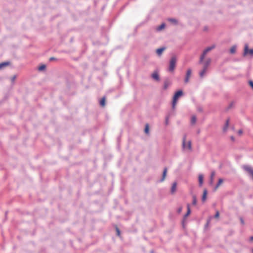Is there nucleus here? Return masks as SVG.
Returning <instances> with one entry per match:
<instances>
[{"mask_svg":"<svg viewBox=\"0 0 253 253\" xmlns=\"http://www.w3.org/2000/svg\"><path fill=\"white\" fill-rule=\"evenodd\" d=\"M176 64V58L175 56H172L170 61L169 64V67L168 71L170 72H172L174 71Z\"/></svg>","mask_w":253,"mask_h":253,"instance_id":"nucleus-1","label":"nucleus"},{"mask_svg":"<svg viewBox=\"0 0 253 253\" xmlns=\"http://www.w3.org/2000/svg\"><path fill=\"white\" fill-rule=\"evenodd\" d=\"M248 54L251 56V57H253V49H249L248 48V45L246 44L245 45L243 55L245 56Z\"/></svg>","mask_w":253,"mask_h":253,"instance_id":"nucleus-2","label":"nucleus"},{"mask_svg":"<svg viewBox=\"0 0 253 253\" xmlns=\"http://www.w3.org/2000/svg\"><path fill=\"white\" fill-rule=\"evenodd\" d=\"M171 82L169 80V78H166L165 79L164 81V85L163 87V89L164 90H166L168 89V87L171 84Z\"/></svg>","mask_w":253,"mask_h":253,"instance_id":"nucleus-3","label":"nucleus"},{"mask_svg":"<svg viewBox=\"0 0 253 253\" xmlns=\"http://www.w3.org/2000/svg\"><path fill=\"white\" fill-rule=\"evenodd\" d=\"M151 77L156 81H160V78L157 71H155L152 75Z\"/></svg>","mask_w":253,"mask_h":253,"instance_id":"nucleus-4","label":"nucleus"},{"mask_svg":"<svg viewBox=\"0 0 253 253\" xmlns=\"http://www.w3.org/2000/svg\"><path fill=\"white\" fill-rule=\"evenodd\" d=\"M211 58L207 59L206 61L204 63H203V68L207 70L211 64Z\"/></svg>","mask_w":253,"mask_h":253,"instance_id":"nucleus-5","label":"nucleus"},{"mask_svg":"<svg viewBox=\"0 0 253 253\" xmlns=\"http://www.w3.org/2000/svg\"><path fill=\"white\" fill-rule=\"evenodd\" d=\"M183 94V91L182 90H179L177 91L174 94L173 98L176 99L177 100L178 98L181 96Z\"/></svg>","mask_w":253,"mask_h":253,"instance_id":"nucleus-6","label":"nucleus"},{"mask_svg":"<svg viewBox=\"0 0 253 253\" xmlns=\"http://www.w3.org/2000/svg\"><path fill=\"white\" fill-rule=\"evenodd\" d=\"M167 168H165L164 169V170L163 172L162 177L161 179L159 180V182H162L165 180L166 176L167 175Z\"/></svg>","mask_w":253,"mask_h":253,"instance_id":"nucleus-7","label":"nucleus"},{"mask_svg":"<svg viewBox=\"0 0 253 253\" xmlns=\"http://www.w3.org/2000/svg\"><path fill=\"white\" fill-rule=\"evenodd\" d=\"M166 49V47H161V48H158L157 50H156V53L157 54H158V56H160L163 52Z\"/></svg>","mask_w":253,"mask_h":253,"instance_id":"nucleus-8","label":"nucleus"},{"mask_svg":"<svg viewBox=\"0 0 253 253\" xmlns=\"http://www.w3.org/2000/svg\"><path fill=\"white\" fill-rule=\"evenodd\" d=\"M207 53L205 51H204V50L203 51V52L200 58V60L199 61V64L203 63V60H204L205 57L206 55L207 54Z\"/></svg>","mask_w":253,"mask_h":253,"instance_id":"nucleus-9","label":"nucleus"},{"mask_svg":"<svg viewBox=\"0 0 253 253\" xmlns=\"http://www.w3.org/2000/svg\"><path fill=\"white\" fill-rule=\"evenodd\" d=\"M176 186H177V183H176V182L175 181L172 183V186L171 188L170 192H171V194L174 193L176 191Z\"/></svg>","mask_w":253,"mask_h":253,"instance_id":"nucleus-10","label":"nucleus"},{"mask_svg":"<svg viewBox=\"0 0 253 253\" xmlns=\"http://www.w3.org/2000/svg\"><path fill=\"white\" fill-rule=\"evenodd\" d=\"M229 122H230V120L229 119H228L226 121V122H225V124L223 128V131L224 132H225L227 129V128L228 127V126H229Z\"/></svg>","mask_w":253,"mask_h":253,"instance_id":"nucleus-11","label":"nucleus"},{"mask_svg":"<svg viewBox=\"0 0 253 253\" xmlns=\"http://www.w3.org/2000/svg\"><path fill=\"white\" fill-rule=\"evenodd\" d=\"M106 97L103 96L99 101V104L101 106L104 107L105 105Z\"/></svg>","mask_w":253,"mask_h":253,"instance_id":"nucleus-12","label":"nucleus"},{"mask_svg":"<svg viewBox=\"0 0 253 253\" xmlns=\"http://www.w3.org/2000/svg\"><path fill=\"white\" fill-rule=\"evenodd\" d=\"M187 212L184 215V218H186L191 213V210L190 208L189 204H187Z\"/></svg>","mask_w":253,"mask_h":253,"instance_id":"nucleus-13","label":"nucleus"},{"mask_svg":"<svg viewBox=\"0 0 253 253\" xmlns=\"http://www.w3.org/2000/svg\"><path fill=\"white\" fill-rule=\"evenodd\" d=\"M215 175V172L214 171H212L210 175V184H212L213 181V178L214 176Z\"/></svg>","mask_w":253,"mask_h":253,"instance_id":"nucleus-14","label":"nucleus"},{"mask_svg":"<svg viewBox=\"0 0 253 253\" xmlns=\"http://www.w3.org/2000/svg\"><path fill=\"white\" fill-rule=\"evenodd\" d=\"M207 190L206 189H205L204 190L203 194L202 197V200L204 202L206 201L207 198Z\"/></svg>","mask_w":253,"mask_h":253,"instance_id":"nucleus-15","label":"nucleus"},{"mask_svg":"<svg viewBox=\"0 0 253 253\" xmlns=\"http://www.w3.org/2000/svg\"><path fill=\"white\" fill-rule=\"evenodd\" d=\"M207 70L203 68V69L199 73V76L200 78H203L205 76Z\"/></svg>","mask_w":253,"mask_h":253,"instance_id":"nucleus-16","label":"nucleus"},{"mask_svg":"<svg viewBox=\"0 0 253 253\" xmlns=\"http://www.w3.org/2000/svg\"><path fill=\"white\" fill-rule=\"evenodd\" d=\"M199 183L200 186H202L203 183V175L200 174L198 177Z\"/></svg>","mask_w":253,"mask_h":253,"instance_id":"nucleus-17","label":"nucleus"},{"mask_svg":"<svg viewBox=\"0 0 253 253\" xmlns=\"http://www.w3.org/2000/svg\"><path fill=\"white\" fill-rule=\"evenodd\" d=\"M165 24L164 23H162L161 25H160V26H158L157 28H156V30L157 31H160L161 30H162L163 29H164V28L165 27Z\"/></svg>","mask_w":253,"mask_h":253,"instance_id":"nucleus-18","label":"nucleus"},{"mask_svg":"<svg viewBox=\"0 0 253 253\" xmlns=\"http://www.w3.org/2000/svg\"><path fill=\"white\" fill-rule=\"evenodd\" d=\"M144 132L147 134H149V126L148 124H146L145 126Z\"/></svg>","mask_w":253,"mask_h":253,"instance_id":"nucleus-19","label":"nucleus"},{"mask_svg":"<svg viewBox=\"0 0 253 253\" xmlns=\"http://www.w3.org/2000/svg\"><path fill=\"white\" fill-rule=\"evenodd\" d=\"M177 99L175 98H172V109L173 111L174 110L176 104L177 103Z\"/></svg>","mask_w":253,"mask_h":253,"instance_id":"nucleus-20","label":"nucleus"},{"mask_svg":"<svg viewBox=\"0 0 253 253\" xmlns=\"http://www.w3.org/2000/svg\"><path fill=\"white\" fill-rule=\"evenodd\" d=\"M197 118L196 116L193 115L191 117V125H194L196 122Z\"/></svg>","mask_w":253,"mask_h":253,"instance_id":"nucleus-21","label":"nucleus"},{"mask_svg":"<svg viewBox=\"0 0 253 253\" xmlns=\"http://www.w3.org/2000/svg\"><path fill=\"white\" fill-rule=\"evenodd\" d=\"M10 64L9 62H4L1 63H0V69H1L3 67H5L7 65Z\"/></svg>","mask_w":253,"mask_h":253,"instance_id":"nucleus-22","label":"nucleus"},{"mask_svg":"<svg viewBox=\"0 0 253 253\" xmlns=\"http://www.w3.org/2000/svg\"><path fill=\"white\" fill-rule=\"evenodd\" d=\"M215 47V45H213L211 46L208 47L206 48L204 51H205L207 53L211 50L212 49H213Z\"/></svg>","mask_w":253,"mask_h":253,"instance_id":"nucleus-23","label":"nucleus"},{"mask_svg":"<svg viewBox=\"0 0 253 253\" xmlns=\"http://www.w3.org/2000/svg\"><path fill=\"white\" fill-rule=\"evenodd\" d=\"M236 46L235 45H234L232 46V47L230 49V52L231 54H234L236 52Z\"/></svg>","mask_w":253,"mask_h":253,"instance_id":"nucleus-24","label":"nucleus"},{"mask_svg":"<svg viewBox=\"0 0 253 253\" xmlns=\"http://www.w3.org/2000/svg\"><path fill=\"white\" fill-rule=\"evenodd\" d=\"M182 147L184 149L186 148V135H184L183 137Z\"/></svg>","mask_w":253,"mask_h":253,"instance_id":"nucleus-25","label":"nucleus"},{"mask_svg":"<svg viewBox=\"0 0 253 253\" xmlns=\"http://www.w3.org/2000/svg\"><path fill=\"white\" fill-rule=\"evenodd\" d=\"M192 72V70L190 69H188L186 72L185 77L190 78Z\"/></svg>","mask_w":253,"mask_h":253,"instance_id":"nucleus-26","label":"nucleus"},{"mask_svg":"<svg viewBox=\"0 0 253 253\" xmlns=\"http://www.w3.org/2000/svg\"><path fill=\"white\" fill-rule=\"evenodd\" d=\"M171 114H169L166 117L165 119V124L166 125H168L169 124V118L170 117Z\"/></svg>","mask_w":253,"mask_h":253,"instance_id":"nucleus-27","label":"nucleus"},{"mask_svg":"<svg viewBox=\"0 0 253 253\" xmlns=\"http://www.w3.org/2000/svg\"><path fill=\"white\" fill-rule=\"evenodd\" d=\"M192 198H193L192 205L195 206L197 204L196 196L195 195H193L192 197Z\"/></svg>","mask_w":253,"mask_h":253,"instance_id":"nucleus-28","label":"nucleus"},{"mask_svg":"<svg viewBox=\"0 0 253 253\" xmlns=\"http://www.w3.org/2000/svg\"><path fill=\"white\" fill-rule=\"evenodd\" d=\"M45 68H46V66L45 65L43 64V65L40 66L39 67L38 69L39 71H43V70H44L45 69Z\"/></svg>","mask_w":253,"mask_h":253,"instance_id":"nucleus-29","label":"nucleus"},{"mask_svg":"<svg viewBox=\"0 0 253 253\" xmlns=\"http://www.w3.org/2000/svg\"><path fill=\"white\" fill-rule=\"evenodd\" d=\"M223 182V180L221 178L219 179L215 187L217 188Z\"/></svg>","mask_w":253,"mask_h":253,"instance_id":"nucleus-30","label":"nucleus"},{"mask_svg":"<svg viewBox=\"0 0 253 253\" xmlns=\"http://www.w3.org/2000/svg\"><path fill=\"white\" fill-rule=\"evenodd\" d=\"M188 149L191 151L192 150V146H191V141H189L188 142V146H187Z\"/></svg>","mask_w":253,"mask_h":253,"instance_id":"nucleus-31","label":"nucleus"},{"mask_svg":"<svg viewBox=\"0 0 253 253\" xmlns=\"http://www.w3.org/2000/svg\"><path fill=\"white\" fill-rule=\"evenodd\" d=\"M169 21H170V22H173L174 23H177V20L175 19L170 18V19H169Z\"/></svg>","mask_w":253,"mask_h":253,"instance_id":"nucleus-32","label":"nucleus"},{"mask_svg":"<svg viewBox=\"0 0 253 253\" xmlns=\"http://www.w3.org/2000/svg\"><path fill=\"white\" fill-rule=\"evenodd\" d=\"M116 230L117 233V235L119 236L120 235V230L117 227H116Z\"/></svg>","mask_w":253,"mask_h":253,"instance_id":"nucleus-33","label":"nucleus"},{"mask_svg":"<svg viewBox=\"0 0 253 253\" xmlns=\"http://www.w3.org/2000/svg\"><path fill=\"white\" fill-rule=\"evenodd\" d=\"M240 222H241V223L242 224V225H244L245 224V222H244V219L242 218V217H240Z\"/></svg>","mask_w":253,"mask_h":253,"instance_id":"nucleus-34","label":"nucleus"},{"mask_svg":"<svg viewBox=\"0 0 253 253\" xmlns=\"http://www.w3.org/2000/svg\"><path fill=\"white\" fill-rule=\"evenodd\" d=\"M219 216V212L218 211H216L215 215H214V217L215 218H218Z\"/></svg>","mask_w":253,"mask_h":253,"instance_id":"nucleus-35","label":"nucleus"},{"mask_svg":"<svg viewBox=\"0 0 253 253\" xmlns=\"http://www.w3.org/2000/svg\"><path fill=\"white\" fill-rule=\"evenodd\" d=\"M182 210V208L181 207L178 208V209L177 210V213H180L181 212Z\"/></svg>","mask_w":253,"mask_h":253,"instance_id":"nucleus-36","label":"nucleus"},{"mask_svg":"<svg viewBox=\"0 0 253 253\" xmlns=\"http://www.w3.org/2000/svg\"><path fill=\"white\" fill-rule=\"evenodd\" d=\"M249 84L253 88V81H249Z\"/></svg>","mask_w":253,"mask_h":253,"instance_id":"nucleus-37","label":"nucleus"},{"mask_svg":"<svg viewBox=\"0 0 253 253\" xmlns=\"http://www.w3.org/2000/svg\"><path fill=\"white\" fill-rule=\"evenodd\" d=\"M189 78L185 77L184 79V82L185 83H187L189 82Z\"/></svg>","mask_w":253,"mask_h":253,"instance_id":"nucleus-38","label":"nucleus"},{"mask_svg":"<svg viewBox=\"0 0 253 253\" xmlns=\"http://www.w3.org/2000/svg\"><path fill=\"white\" fill-rule=\"evenodd\" d=\"M233 104H234V103H233V102H231V103L229 104V105L228 106V109H229L231 108V107H232L233 106Z\"/></svg>","mask_w":253,"mask_h":253,"instance_id":"nucleus-39","label":"nucleus"},{"mask_svg":"<svg viewBox=\"0 0 253 253\" xmlns=\"http://www.w3.org/2000/svg\"><path fill=\"white\" fill-rule=\"evenodd\" d=\"M56 60V58L53 57H50L49 58V61H53V60Z\"/></svg>","mask_w":253,"mask_h":253,"instance_id":"nucleus-40","label":"nucleus"},{"mask_svg":"<svg viewBox=\"0 0 253 253\" xmlns=\"http://www.w3.org/2000/svg\"><path fill=\"white\" fill-rule=\"evenodd\" d=\"M243 133V131L242 129H240L238 130V134H242Z\"/></svg>","mask_w":253,"mask_h":253,"instance_id":"nucleus-41","label":"nucleus"},{"mask_svg":"<svg viewBox=\"0 0 253 253\" xmlns=\"http://www.w3.org/2000/svg\"><path fill=\"white\" fill-rule=\"evenodd\" d=\"M210 220H208L207 221V223H206V224L205 226H208V225H209V224L210 223Z\"/></svg>","mask_w":253,"mask_h":253,"instance_id":"nucleus-42","label":"nucleus"},{"mask_svg":"<svg viewBox=\"0 0 253 253\" xmlns=\"http://www.w3.org/2000/svg\"><path fill=\"white\" fill-rule=\"evenodd\" d=\"M15 78H16V76H13V77L12 78V79H11L12 81V82H14V80H15Z\"/></svg>","mask_w":253,"mask_h":253,"instance_id":"nucleus-43","label":"nucleus"},{"mask_svg":"<svg viewBox=\"0 0 253 253\" xmlns=\"http://www.w3.org/2000/svg\"><path fill=\"white\" fill-rule=\"evenodd\" d=\"M250 240L251 241H253V236H252L250 237Z\"/></svg>","mask_w":253,"mask_h":253,"instance_id":"nucleus-44","label":"nucleus"},{"mask_svg":"<svg viewBox=\"0 0 253 253\" xmlns=\"http://www.w3.org/2000/svg\"><path fill=\"white\" fill-rule=\"evenodd\" d=\"M198 110H199V111H201V112H202V111H203L202 108H199V109H198Z\"/></svg>","mask_w":253,"mask_h":253,"instance_id":"nucleus-45","label":"nucleus"},{"mask_svg":"<svg viewBox=\"0 0 253 253\" xmlns=\"http://www.w3.org/2000/svg\"><path fill=\"white\" fill-rule=\"evenodd\" d=\"M231 138L233 140H234V137H233V136H231Z\"/></svg>","mask_w":253,"mask_h":253,"instance_id":"nucleus-46","label":"nucleus"},{"mask_svg":"<svg viewBox=\"0 0 253 253\" xmlns=\"http://www.w3.org/2000/svg\"><path fill=\"white\" fill-rule=\"evenodd\" d=\"M150 253H154V251H151Z\"/></svg>","mask_w":253,"mask_h":253,"instance_id":"nucleus-47","label":"nucleus"},{"mask_svg":"<svg viewBox=\"0 0 253 253\" xmlns=\"http://www.w3.org/2000/svg\"><path fill=\"white\" fill-rule=\"evenodd\" d=\"M252 252H253V249L252 250Z\"/></svg>","mask_w":253,"mask_h":253,"instance_id":"nucleus-48","label":"nucleus"}]
</instances>
